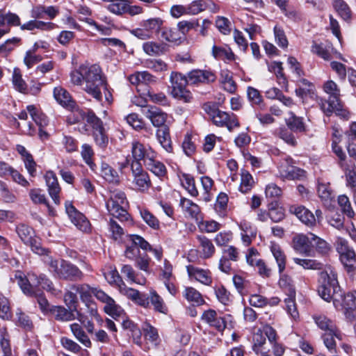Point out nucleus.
<instances>
[{"mask_svg": "<svg viewBox=\"0 0 356 356\" xmlns=\"http://www.w3.org/2000/svg\"><path fill=\"white\" fill-rule=\"evenodd\" d=\"M70 80L74 85L83 86V90L96 100L102 101V90H106V80L99 65H81L70 73Z\"/></svg>", "mask_w": 356, "mask_h": 356, "instance_id": "1", "label": "nucleus"}, {"mask_svg": "<svg viewBox=\"0 0 356 356\" xmlns=\"http://www.w3.org/2000/svg\"><path fill=\"white\" fill-rule=\"evenodd\" d=\"M11 279L17 282L24 294L29 296H37L38 292H41L38 289V286L54 294L56 293L52 282L44 275H37L34 273H29L27 276H24L22 272H17Z\"/></svg>", "mask_w": 356, "mask_h": 356, "instance_id": "2", "label": "nucleus"}, {"mask_svg": "<svg viewBox=\"0 0 356 356\" xmlns=\"http://www.w3.org/2000/svg\"><path fill=\"white\" fill-rule=\"evenodd\" d=\"M319 283V296L327 302L332 300L334 307L339 309L340 304L338 297L342 298V294L338 284L337 273L330 266L320 273Z\"/></svg>", "mask_w": 356, "mask_h": 356, "instance_id": "3", "label": "nucleus"}, {"mask_svg": "<svg viewBox=\"0 0 356 356\" xmlns=\"http://www.w3.org/2000/svg\"><path fill=\"white\" fill-rule=\"evenodd\" d=\"M323 89L329 95L327 100L321 99L318 102L323 113L330 115L334 112L336 115L343 118H348L349 113L343 108V105L340 100V90L337 83L332 80L327 81L325 83Z\"/></svg>", "mask_w": 356, "mask_h": 356, "instance_id": "4", "label": "nucleus"}, {"mask_svg": "<svg viewBox=\"0 0 356 356\" xmlns=\"http://www.w3.org/2000/svg\"><path fill=\"white\" fill-rule=\"evenodd\" d=\"M44 262L49 266V270L62 279L80 280L83 277L82 272L74 265L64 261H58L47 256Z\"/></svg>", "mask_w": 356, "mask_h": 356, "instance_id": "5", "label": "nucleus"}, {"mask_svg": "<svg viewBox=\"0 0 356 356\" xmlns=\"http://www.w3.org/2000/svg\"><path fill=\"white\" fill-rule=\"evenodd\" d=\"M128 201L124 192L114 191L111 193L106 202V208L109 214L120 221H127L129 218L127 212Z\"/></svg>", "mask_w": 356, "mask_h": 356, "instance_id": "6", "label": "nucleus"}, {"mask_svg": "<svg viewBox=\"0 0 356 356\" xmlns=\"http://www.w3.org/2000/svg\"><path fill=\"white\" fill-rule=\"evenodd\" d=\"M171 95L184 103L191 102L193 99L192 93L187 89L189 84L186 76L180 72H172L170 76Z\"/></svg>", "mask_w": 356, "mask_h": 356, "instance_id": "7", "label": "nucleus"}, {"mask_svg": "<svg viewBox=\"0 0 356 356\" xmlns=\"http://www.w3.org/2000/svg\"><path fill=\"white\" fill-rule=\"evenodd\" d=\"M336 248L340 254L341 261L346 272L353 276L356 271V254L355 251L348 245V241L337 237Z\"/></svg>", "mask_w": 356, "mask_h": 356, "instance_id": "8", "label": "nucleus"}, {"mask_svg": "<svg viewBox=\"0 0 356 356\" xmlns=\"http://www.w3.org/2000/svg\"><path fill=\"white\" fill-rule=\"evenodd\" d=\"M208 114L213 124L218 127H225L229 131L239 127L236 116L233 113L222 111L218 108H209Z\"/></svg>", "mask_w": 356, "mask_h": 356, "instance_id": "9", "label": "nucleus"}, {"mask_svg": "<svg viewBox=\"0 0 356 356\" xmlns=\"http://www.w3.org/2000/svg\"><path fill=\"white\" fill-rule=\"evenodd\" d=\"M131 170L133 177V184L137 190L145 192L147 191L152 185L148 173L144 170L140 163L132 161L131 163Z\"/></svg>", "mask_w": 356, "mask_h": 356, "instance_id": "10", "label": "nucleus"}, {"mask_svg": "<svg viewBox=\"0 0 356 356\" xmlns=\"http://www.w3.org/2000/svg\"><path fill=\"white\" fill-rule=\"evenodd\" d=\"M65 206L69 218L76 227L84 233H90L91 232V225L87 218L77 211L71 202H66Z\"/></svg>", "mask_w": 356, "mask_h": 356, "instance_id": "11", "label": "nucleus"}, {"mask_svg": "<svg viewBox=\"0 0 356 356\" xmlns=\"http://www.w3.org/2000/svg\"><path fill=\"white\" fill-rule=\"evenodd\" d=\"M231 318L229 315L224 316L218 315L216 312L213 309L204 312L201 316L204 322L220 332H222L227 327L228 321Z\"/></svg>", "mask_w": 356, "mask_h": 356, "instance_id": "12", "label": "nucleus"}, {"mask_svg": "<svg viewBox=\"0 0 356 356\" xmlns=\"http://www.w3.org/2000/svg\"><path fill=\"white\" fill-rule=\"evenodd\" d=\"M131 154L134 159L132 161L140 163L143 161L144 165L152 158L157 157L156 153L150 147L145 146L138 140H134L131 143Z\"/></svg>", "mask_w": 356, "mask_h": 356, "instance_id": "13", "label": "nucleus"}, {"mask_svg": "<svg viewBox=\"0 0 356 356\" xmlns=\"http://www.w3.org/2000/svg\"><path fill=\"white\" fill-rule=\"evenodd\" d=\"M189 85L199 86L201 84H209L216 79V76L210 70H193L186 76Z\"/></svg>", "mask_w": 356, "mask_h": 356, "instance_id": "14", "label": "nucleus"}, {"mask_svg": "<svg viewBox=\"0 0 356 356\" xmlns=\"http://www.w3.org/2000/svg\"><path fill=\"white\" fill-rule=\"evenodd\" d=\"M290 213L295 215L302 222L308 227L316 225V218L312 211L302 205H291Z\"/></svg>", "mask_w": 356, "mask_h": 356, "instance_id": "15", "label": "nucleus"}, {"mask_svg": "<svg viewBox=\"0 0 356 356\" xmlns=\"http://www.w3.org/2000/svg\"><path fill=\"white\" fill-rule=\"evenodd\" d=\"M44 179L49 195L55 204H60L59 193L61 189L55 173L52 171H47L44 175Z\"/></svg>", "mask_w": 356, "mask_h": 356, "instance_id": "16", "label": "nucleus"}, {"mask_svg": "<svg viewBox=\"0 0 356 356\" xmlns=\"http://www.w3.org/2000/svg\"><path fill=\"white\" fill-rule=\"evenodd\" d=\"M293 249L301 254H309L312 249V240L309 234L305 235L303 234H296L292 241Z\"/></svg>", "mask_w": 356, "mask_h": 356, "instance_id": "17", "label": "nucleus"}, {"mask_svg": "<svg viewBox=\"0 0 356 356\" xmlns=\"http://www.w3.org/2000/svg\"><path fill=\"white\" fill-rule=\"evenodd\" d=\"M145 116L148 118L153 126L157 127H164L166 121L167 115L163 112L160 108L155 106H148L146 110L143 111Z\"/></svg>", "mask_w": 356, "mask_h": 356, "instance_id": "18", "label": "nucleus"}, {"mask_svg": "<svg viewBox=\"0 0 356 356\" xmlns=\"http://www.w3.org/2000/svg\"><path fill=\"white\" fill-rule=\"evenodd\" d=\"M314 320L321 330L325 331V332H332V333H336V338L339 340L342 339V335L334 322L325 316H314Z\"/></svg>", "mask_w": 356, "mask_h": 356, "instance_id": "19", "label": "nucleus"}, {"mask_svg": "<svg viewBox=\"0 0 356 356\" xmlns=\"http://www.w3.org/2000/svg\"><path fill=\"white\" fill-rule=\"evenodd\" d=\"M180 205L184 212L188 213L191 218L195 219L197 223L203 219L200 207L191 200L186 197L181 198Z\"/></svg>", "mask_w": 356, "mask_h": 356, "instance_id": "20", "label": "nucleus"}, {"mask_svg": "<svg viewBox=\"0 0 356 356\" xmlns=\"http://www.w3.org/2000/svg\"><path fill=\"white\" fill-rule=\"evenodd\" d=\"M54 97L60 105L67 108H74L75 102L72 99L70 93L63 87L57 86L54 89Z\"/></svg>", "mask_w": 356, "mask_h": 356, "instance_id": "21", "label": "nucleus"}, {"mask_svg": "<svg viewBox=\"0 0 356 356\" xmlns=\"http://www.w3.org/2000/svg\"><path fill=\"white\" fill-rule=\"evenodd\" d=\"M187 272L190 277L205 285H210L212 282V277L209 270L195 268L193 266H187Z\"/></svg>", "mask_w": 356, "mask_h": 356, "instance_id": "22", "label": "nucleus"}, {"mask_svg": "<svg viewBox=\"0 0 356 356\" xmlns=\"http://www.w3.org/2000/svg\"><path fill=\"white\" fill-rule=\"evenodd\" d=\"M317 193L325 207H329L332 205L334 196L329 183L325 182L323 180H318Z\"/></svg>", "mask_w": 356, "mask_h": 356, "instance_id": "23", "label": "nucleus"}, {"mask_svg": "<svg viewBox=\"0 0 356 356\" xmlns=\"http://www.w3.org/2000/svg\"><path fill=\"white\" fill-rule=\"evenodd\" d=\"M74 310L72 309H66L62 306H52L49 313L57 321H70L75 319Z\"/></svg>", "mask_w": 356, "mask_h": 356, "instance_id": "24", "label": "nucleus"}, {"mask_svg": "<svg viewBox=\"0 0 356 356\" xmlns=\"http://www.w3.org/2000/svg\"><path fill=\"white\" fill-rule=\"evenodd\" d=\"M270 250L277 264L279 273L281 274L284 270L286 267V255L282 250L281 247L275 243H270Z\"/></svg>", "mask_w": 356, "mask_h": 356, "instance_id": "25", "label": "nucleus"}, {"mask_svg": "<svg viewBox=\"0 0 356 356\" xmlns=\"http://www.w3.org/2000/svg\"><path fill=\"white\" fill-rule=\"evenodd\" d=\"M156 138L161 147L168 152L172 151L170 130L167 127H160L156 131Z\"/></svg>", "mask_w": 356, "mask_h": 356, "instance_id": "26", "label": "nucleus"}, {"mask_svg": "<svg viewBox=\"0 0 356 356\" xmlns=\"http://www.w3.org/2000/svg\"><path fill=\"white\" fill-rule=\"evenodd\" d=\"M197 240L202 257L205 259L211 257L215 253V247L211 240L204 236H198Z\"/></svg>", "mask_w": 356, "mask_h": 356, "instance_id": "27", "label": "nucleus"}, {"mask_svg": "<svg viewBox=\"0 0 356 356\" xmlns=\"http://www.w3.org/2000/svg\"><path fill=\"white\" fill-rule=\"evenodd\" d=\"M163 24V21L160 17L149 18L141 22L142 27H145L152 37L162 30Z\"/></svg>", "mask_w": 356, "mask_h": 356, "instance_id": "28", "label": "nucleus"}, {"mask_svg": "<svg viewBox=\"0 0 356 356\" xmlns=\"http://www.w3.org/2000/svg\"><path fill=\"white\" fill-rule=\"evenodd\" d=\"M211 54L216 59L223 60L227 62L234 60V54L229 48L213 45Z\"/></svg>", "mask_w": 356, "mask_h": 356, "instance_id": "29", "label": "nucleus"}, {"mask_svg": "<svg viewBox=\"0 0 356 356\" xmlns=\"http://www.w3.org/2000/svg\"><path fill=\"white\" fill-rule=\"evenodd\" d=\"M26 110L39 127H44L48 124V120L46 115L34 105L28 106Z\"/></svg>", "mask_w": 356, "mask_h": 356, "instance_id": "30", "label": "nucleus"}, {"mask_svg": "<svg viewBox=\"0 0 356 356\" xmlns=\"http://www.w3.org/2000/svg\"><path fill=\"white\" fill-rule=\"evenodd\" d=\"M247 96L248 100L252 105L258 106L261 110H264L266 107L264 99L260 92L252 87L248 86L247 88Z\"/></svg>", "mask_w": 356, "mask_h": 356, "instance_id": "31", "label": "nucleus"}, {"mask_svg": "<svg viewBox=\"0 0 356 356\" xmlns=\"http://www.w3.org/2000/svg\"><path fill=\"white\" fill-rule=\"evenodd\" d=\"M101 175L110 183L118 184L120 181L118 172L106 163H102L101 165Z\"/></svg>", "mask_w": 356, "mask_h": 356, "instance_id": "32", "label": "nucleus"}, {"mask_svg": "<svg viewBox=\"0 0 356 356\" xmlns=\"http://www.w3.org/2000/svg\"><path fill=\"white\" fill-rule=\"evenodd\" d=\"M183 296L193 305H200L204 302L200 292L193 287H186L183 291Z\"/></svg>", "mask_w": 356, "mask_h": 356, "instance_id": "33", "label": "nucleus"}, {"mask_svg": "<svg viewBox=\"0 0 356 356\" xmlns=\"http://www.w3.org/2000/svg\"><path fill=\"white\" fill-rule=\"evenodd\" d=\"M104 304V309L105 312L111 317L116 318L124 314V310L120 306L115 304V300L112 298L110 297Z\"/></svg>", "mask_w": 356, "mask_h": 356, "instance_id": "34", "label": "nucleus"}, {"mask_svg": "<svg viewBox=\"0 0 356 356\" xmlns=\"http://www.w3.org/2000/svg\"><path fill=\"white\" fill-rule=\"evenodd\" d=\"M279 285L288 296L296 297L294 284L289 276L282 274L279 280Z\"/></svg>", "mask_w": 356, "mask_h": 356, "instance_id": "35", "label": "nucleus"}, {"mask_svg": "<svg viewBox=\"0 0 356 356\" xmlns=\"http://www.w3.org/2000/svg\"><path fill=\"white\" fill-rule=\"evenodd\" d=\"M149 301L153 305L155 311L166 314L168 312L163 298L154 290L150 291Z\"/></svg>", "mask_w": 356, "mask_h": 356, "instance_id": "36", "label": "nucleus"}, {"mask_svg": "<svg viewBox=\"0 0 356 356\" xmlns=\"http://www.w3.org/2000/svg\"><path fill=\"white\" fill-rule=\"evenodd\" d=\"M70 329L74 336L86 347L89 348L91 346V341L85 332L83 330L81 326L78 323H72L70 325Z\"/></svg>", "mask_w": 356, "mask_h": 356, "instance_id": "37", "label": "nucleus"}, {"mask_svg": "<svg viewBox=\"0 0 356 356\" xmlns=\"http://www.w3.org/2000/svg\"><path fill=\"white\" fill-rule=\"evenodd\" d=\"M70 289L79 294L80 298L83 302H88L93 295L95 289L90 287L88 284H73L70 286Z\"/></svg>", "mask_w": 356, "mask_h": 356, "instance_id": "38", "label": "nucleus"}, {"mask_svg": "<svg viewBox=\"0 0 356 356\" xmlns=\"http://www.w3.org/2000/svg\"><path fill=\"white\" fill-rule=\"evenodd\" d=\"M146 168L158 177H163L165 175L166 169L165 165L156 159V157L152 158L145 165Z\"/></svg>", "mask_w": 356, "mask_h": 356, "instance_id": "39", "label": "nucleus"}, {"mask_svg": "<svg viewBox=\"0 0 356 356\" xmlns=\"http://www.w3.org/2000/svg\"><path fill=\"white\" fill-rule=\"evenodd\" d=\"M289 117L286 120V124L291 130L302 132L305 131L302 118L297 117L293 112H289Z\"/></svg>", "mask_w": 356, "mask_h": 356, "instance_id": "40", "label": "nucleus"}, {"mask_svg": "<svg viewBox=\"0 0 356 356\" xmlns=\"http://www.w3.org/2000/svg\"><path fill=\"white\" fill-rule=\"evenodd\" d=\"M181 184L188 193L193 197L198 195V191L195 186L194 178L188 174H184L180 178Z\"/></svg>", "mask_w": 356, "mask_h": 356, "instance_id": "41", "label": "nucleus"}, {"mask_svg": "<svg viewBox=\"0 0 356 356\" xmlns=\"http://www.w3.org/2000/svg\"><path fill=\"white\" fill-rule=\"evenodd\" d=\"M17 232L21 240L25 243H31L35 236L33 229L24 224L17 227Z\"/></svg>", "mask_w": 356, "mask_h": 356, "instance_id": "42", "label": "nucleus"}, {"mask_svg": "<svg viewBox=\"0 0 356 356\" xmlns=\"http://www.w3.org/2000/svg\"><path fill=\"white\" fill-rule=\"evenodd\" d=\"M12 83L14 88L20 92L24 93L27 89V85L23 79L21 71L19 68H15L13 70Z\"/></svg>", "mask_w": 356, "mask_h": 356, "instance_id": "43", "label": "nucleus"}, {"mask_svg": "<svg viewBox=\"0 0 356 356\" xmlns=\"http://www.w3.org/2000/svg\"><path fill=\"white\" fill-rule=\"evenodd\" d=\"M332 46H325L323 44L314 43L312 46L311 51L325 60H330L332 59L330 49Z\"/></svg>", "mask_w": 356, "mask_h": 356, "instance_id": "44", "label": "nucleus"}, {"mask_svg": "<svg viewBox=\"0 0 356 356\" xmlns=\"http://www.w3.org/2000/svg\"><path fill=\"white\" fill-rule=\"evenodd\" d=\"M309 235L312 240V248H315L317 252L323 255L327 254L330 252V247L325 241L312 233H309Z\"/></svg>", "mask_w": 356, "mask_h": 356, "instance_id": "45", "label": "nucleus"}, {"mask_svg": "<svg viewBox=\"0 0 356 356\" xmlns=\"http://www.w3.org/2000/svg\"><path fill=\"white\" fill-rule=\"evenodd\" d=\"M6 24L9 26H20V18L15 13L0 12V26H4Z\"/></svg>", "mask_w": 356, "mask_h": 356, "instance_id": "46", "label": "nucleus"}, {"mask_svg": "<svg viewBox=\"0 0 356 356\" xmlns=\"http://www.w3.org/2000/svg\"><path fill=\"white\" fill-rule=\"evenodd\" d=\"M128 0H113L107 6V9L112 13L117 15H122L126 13Z\"/></svg>", "mask_w": 356, "mask_h": 356, "instance_id": "47", "label": "nucleus"}, {"mask_svg": "<svg viewBox=\"0 0 356 356\" xmlns=\"http://www.w3.org/2000/svg\"><path fill=\"white\" fill-rule=\"evenodd\" d=\"M143 329L145 339L156 346L159 341L157 330L149 323H145Z\"/></svg>", "mask_w": 356, "mask_h": 356, "instance_id": "48", "label": "nucleus"}, {"mask_svg": "<svg viewBox=\"0 0 356 356\" xmlns=\"http://www.w3.org/2000/svg\"><path fill=\"white\" fill-rule=\"evenodd\" d=\"M121 273L131 283H136L141 285L145 284V278L138 279L135 275L134 270L130 265H124L121 268Z\"/></svg>", "mask_w": 356, "mask_h": 356, "instance_id": "49", "label": "nucleus"}, {"mask_svg": "<svg viewBox=\"0 0 356 356\" xmlns=\"http://www.w3.org/2000/svg\"><path fill=\"white\" fill-rule=\"evenodd\" d=\"M20 41L21 39L17 37L8 39L3 44L0 45V55L6 56L19 44Z\"/></svg>", "mask_w": 356, "mask_h": 356, "instance_id": "50", "label": "nucleus"}, {"mask_svg": "<svg viewBox=\"0 0 356 356\" xmlns=\"http://www.w3.org/2000/svg\"><path fill=\"white\" fill-rule=\"evenodd\" d=\"M269 70L273 72L277 76L280 84L287 86V80L283 73L282 63L281 62H273L269 67Z\"/></svg>", "mask_w": 356, "mask_h": 356, "instance_id": "51", "label": "nucleus"}, {"mask_svg": "<svg viewBox=\"0 0 356 356\" xmlns=\"http://www.w3.org/2000/svg\"><path fill=\"white\" fill-rule=\"evenodd\" d=\"M305 170L293 165L289 168V171L282 170V178L290 180L301 179L305 177Z\"/></svg>", "mask_w": 356, "mask_h": 356, "instance_id": "52", "label": "nucleus"}, {"mask_svg": "<svg viewBox=\"0 0 356 356\" xmlns=\"http://www.w3.org/2000/svg\"><path fill=\"white\" fill-rule=\"evenodd\" d=\"M293 261L305 269L319 270L323 267L321 263L314 259L293 258Z\"/></svg>", "mask_w": 356, "mask_h": 356, "instance_id": "53", "label": "nucleus"}, {"mask_svg": "<svg viewBox=\"0 0 356 356\" xmlns=\"http://www.w3.org/2000/svg\"><path fill=\"white\" fill-rule=\"evenodd\" d=\"M29 196L31 200L35 204H44L48 209L49 212H51V207L47 201L44 194L42 193V191L39 188H33L29 191Z\"/></svg>", "mask_w": 356, "mask_h": 356, "instance_id": "54", "label": "nucleus"}, {"mask_svg": "<svg viewBox=\"0 0 356 356\" xmlns=\"http://www.w3.org/2000/svg\"><path fill=\"white\" fill-rule=\"evenodd\" d=\"M334 7L339 15L344 19L348 20L351 17V12L348 6L341 0H337L334 2Z\"/></svg>", "mask_w": 356, "mask_h": 356, "instance_id": "55", "label": "nucleus"}, {"mask_svg": "<svg viewBox=\"0 0 356 356\" xmlns=\"http://www.w3.org/2000/svg\"><path fill=\"white\" fill-rule=\"evenodd\" d=\"M240 191L242 193L248 192L253 186L254 180L252 175L248 171H242Z\"/></svg>", "mask_w": 356, "mask_h": 356, "instance_id": "56", "label": "nucleus"}, {"mask_svg": "<svg viewBox=\"0 0 356 356\" xmlns=\"http://www.w3.org/2000/svg\"><path fill=\"white\" fill-rule=\"evenodd\" d=\"M188 15H197L207 9L206 1L195 0L186 6Z\"/></svg>", "mask_w": 356, "mask_h": 356, "instance_id": "57", "label": "nucleus"}, {"mask_svg": "<svg viewBox=\"0 0 356 356\" xmlns=\"http://www.w3.org/2000/svg\"><path fill=\"white\" fill-rule=\"evenodd\" d=\"M253 350L257 353H263L264 348V345L266 343V338L263 335V332L261 331L257 332L253 336Z\"/></svg>", "mask_w": 356, "mask_h": 356, "instance_id": "58", "label": "nucleus"}, {"mask_svg": "<svg viewBox=\"0 0 356 356\" xmlns=\"http://www.w3.org/2000/svg\"><path fill=\"white\" fill-rule=\"evenodd\" d=\"M339 298V305L338 309H352L355 307V299L353 298V291L346 293V295H342V298L338 297Z\"/></svg>", "mask_w": 356, "mask_h": 356, "instance_id": "59", "label": "nucleus"}, {"mask_svg": "<svg viewBox=\"0 0 356 356\" xmlns=\"http://www.w3.org/2000/svg\"><path fill=\"white\" fill-rule=\"evenodd\" d=\"M108 229L111 233L112 238L115 241L121 239L124 234L123 228L112 218L108 222Z\"/></svg>", "mask_w": 356, "mask_h": 356, "instance_id": "60", "label": "nucleus"}, {"mask_svg": "<svg viewBox=\"0 0 356 356\" xmlns=\"http://www.w3.org/2000/svg\"><path fill=\"white\" fill-rule=\"evenodd\" d=\"M338 204L342 211L349 218H353L354 211L351 207L349 199L346 195H339L338 197Z\"/></svg>", "mask_w": 356, "mask_h": 356, "instance_id": "61", "label": "nucleus"}, {"mask_svg": "<svg viewBox=\"0 0 356 356\" xmlns=\"http://www.w3.org/2000/svg\"><path fill=\"white\" fill-rule=\"evenodd\" d=\"M199 228L208 233L215 232L220 229V224L214 220H199L197 223Z\"/></svg>", "mask_w": 356, "mask_h": 356, "instance_id": "62", "label": "nucleus"}, {"mask_svg": "<svg viewBox=\"0 0 356 356\" xmlns=\"http://www.w3.org/2000/svg\"><path fill=\"white\" fill-rule=\"evenodd\" d=\"M42 59V56L36 54L34 50H29L25 54V56L24 58V63L29 69L34 65L40 62Z\"/></svg>", "mask_w": 356, "mask_h": 356, "instance_id": "63", "label": "nucleus"}, {"mask_svg": "<svg viewBox=\"0 0 356 356\" xmlns=\"http://www.w3.org/2000/svg\"><path fill=\"white\" fill-rule=\"evenodd\" d=\"M0 346L3 352L2 356H13L8 336L5 330H0Z\"/></svg>", "mask_w": 356, "mask_h": 356, "instance_id": "64", "label": "nucleus"}]
</instances>
